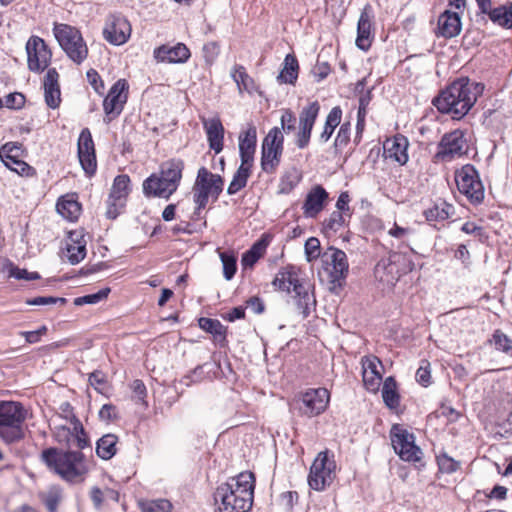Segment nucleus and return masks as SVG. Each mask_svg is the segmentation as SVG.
Listing matches in <instances>:
<instances>
[{
	"instance_id": "f257e3e1",
	"label": "nucleus",
	"mask_w": 512,
	"mask_h": 512,
	"mask_svg": "<svg viewBox=\"0 0 512 512\" xmlns=\"http://www.w3.org/2000/svg\"><path fill=\"white\" fill-rule=\"evenodd\" d=\"M255 476L244 471L227 482L222 483L214 492V501L218 512H247L254 498Z\"/></svg>"
},
{
	"instance_id": "f03ea898",
	"label": "nucleus",
	"mask_w": 512,
	"mask_h": 512,
	"mask_svg": "<svg viewBox=\"0 0 512 512\" xmlns=\"http://www.w3.org/2000/svg\"><path fill=\"white\" fill-rule=\"evenodd\" d=\"M483 85L460 78L452 82L433 99V105L453 119L463 118L483 92Z\"/></svg>"
},
{
	"instance_id": "7ed1b4c3",
	"label": "nucleus",
	"mask_w": 512,
	"mask_h": 512,
	"mask_svg": "<svg viewBox=\"0 0 512 512\" xmlns=\"http://www.w3.org/2000/svg\"><path fill=\"white\" fill-rule=\"evenodd\" d=\"M42 459L62 479L82 481L89 468L81 450H43Z\"/></svg>"
},
{
	"instance_id": "20e7f679",
	"label": "nucleus",
	"mask_w": 512,
	"mask_h": 512,
	"mask_svg": "<svg viewBox=\"0 0 512 512\" xmlns=\"http://www.w3.org/2000/svg\"><path fill=\"white\" fill-rule=\"evenodd\" d=\"M272 284L280 291L294 292L297 308L304 318L308 317L315 310L316 299L312 292V287L309 283L299 280L298 273L294 267L290 266L281 269L276 274Z\"/></svg>"
},
{
	"instance_id": "39448f33",
	"label": "nucleus",
	"mask_w": 512,
	"mask_h": 512,
	"mask_svg": "<svg viewBox=\"0 0 512 512\" xmlns=\"http://www.w3.org/2000/svg\"><path fill=\"white\" fill-rule=\"evenodd\" d=\"M53 34L72 62L80 65L86 60L88 47L79 29L68 24L55 23Z\"/></svg>"
},
{
	"instance_id": "423d86ee",
	"label": "nucleus",
	"mask_w": 512,
	"mask_h": 512,
	"mask_svg": "<svg viewBox=\"0 0 512 512\" xmlns=\"http://www.w3.org/2000/svg\"><path fill=\"white\" fill-rule=\"evenodd\" d=\"M25 414L19 403L0 402V437L6 444L14 443L24 436Z\"/></svg>"
},
{
	"instance_id": "0eeeda50",
	"label": "nucleus",
	"mask_w": 512,
	"mask_h": 512,
	"mask_svg": "<svg viewBox=\"0 0 512 512\" xmlns=\"http://www.w3.org/2000/svg\"><path fill=\"white\" fill-rule=\"evenodd\" d=\"M336 462L330 450H321L314 459L308 475L311 489L323 491L330 486L336 477Z\"/></svg>"
},
{
	"instance_id": "6e6552de",
	"label": "nucleus",
	"mask_w": 512,
	"mask_h": 512,
	"mask_svg": "<svg viewBox=\"0 0 512 512\" xmlns=\"http://www.w3.org/2000/svg\"><path fill=\"white\" fill-rule=\"evenodd\" d=\"M223 183L220 175L211 173L207 168L201 167L198 170L193 186V199L198 210L205 208L210 195L218 197L222 191Z\"/></svg>"
},
{
	"instance_id": "1a4fd4ad",
	"label": "nucleus",
	"mask_w": 512,
	"mask_h": 512,
	"mask_svg": "<svg viewBox=\"0 0 512 512\" xmlns=\"http://www.w3.org/2000/svg\"><path fill=\"white\" fill-rule=\"evenodd\" d=\"M455 182L459 192L472 204H480L484 199V186L475 167L466 164L455 172Z\"/></svg>"
},
{
	"instance_id": "9d476101",
	"label": "nucleus",
	"mask_w": 512,
	"mask_h": 512,
	"mask_svg": "<svg viewBox=\"0 0 512 512\" xmlns=\"http://www.w3.org/2000/svg\"><path fill=\"white\" fill-rule=\"evenodd\" d=\"M468 151L465 132L460 129L445 133L437 147L435 159L443 162H450L460 158Z\"/></svg>"
},
{
	"instance_id": "9b49d317",
	"label": "nucleus",
	"mask_w": 512,
	"mask_h": 512,
	"mask_svg": "<svg viewBox=\"0 0 512 512\" xmlns=\"http://www.w3.org/2000/svg\"><path fill=\"white\" fill-rule=\"evenodd\" d=\"M284 136L278 127L272 128L263 140L261 166L267 173H272L279 165L283 151Z\"/></svg>"
},
{
	"instance_id": "f8f14e48",
	"label": "nucleus",
	"mask_w": 512,
	"mask_h": 512,
	"mask_svg": "<svg viewBox=\"0 0 512 512\" xmlns=\"http://www.w3.org/2000/svg\"><path fill=\"white\" fill-rule=\"evenodd\" d=\"M130 193V178L128 175H118L113 182L107 199L106 216L115 219L124 209Z\"/></svg>"
},
{
	"instance_id": "ddd939ff",
	"label": "nucleus",
	"mask_w": 512,
	"mask_h": 512,
	"mask_svg": "<svg viewBox=\"0 0 512 512\" xmlns=\"http://www.w3.org/2000/svg\"><path fill=\"white\" fill-rule=\"evenodd\" d=\"M330 393L326 388L308 389L299 398V411L307 417L322 414L328 407Z\"/></svg>"
},
{
	"instance_id": "4468645a",
	"label": "nucleus",
	"mask_w": 512,
	"mask_h": 512,
	"mask_svg": "<svg viewBox=\"0 0 512 512\" xmlns=\"http://www.w3.org/2000/svg\"><path fill=\"white\" fill-rule=\"evenodd\" d=\"M22 144L18 142H8L0 148V159L4 165L20 176L31 177L35 175V169L22 161Z\"/></svg>"
},
{
	"instance_id": "2eb2a0df",
	"label": "nucleus",
	"mask_w": 512,
	"mask_h": 512,
	"mask_svg": "<svg viewBox=\"0 0 512 512\" xmlns=\"http://www.w3.org/2000/svg\"><path fill=\"white\" fill-rule=\"evenodd\" d=\"M129 85L125 79H119L110 88L108 95L103 101V108L106 114L105 121L108 123L120 115L128 99Z\"/></svg>"
},
{
	"instance_id": "dca6fc26",
	"label": "nucleus",
	"mask_w": 512,
	"mask_h": 512,
	"mask_svg": "<svg viewBox=\"0 0 512 512\" xmlns=\"http://www.w3.org/2000/svg\"><path fill=\"white\" fill-rule=\"evenodd\" d=\"M28 68L33 72L43 71L48 67L51 61L52 53L45 41L32 36L26 43Z\"/></svg>"
},
{
	"instance_id": "f3484780",
	"label": "nucleus",
	"mask_w": 512,
	"mask_h": 512,
	"mask_svg": "<svg viewBox=\"0 0 512 512\" xmlns=\"http://www.w3.org/2000/svg\"><path fill=\"white\" fill-rule=\"evenodd\" d=\"M324 269L329 273L332 282L344 279L348 273L349 264L344 251L329 247L322 255Z\"/></svg>"
},
{
	"instance_id": "a211bd4d",
	"label": "nucleus",
	"mask_w": 512,
	"mask_h": 512,
	"mask_svg": "<svg viewBox=\"0 0 512 512\" xmlns=\"http://www.w3.org/2000/svg\"><path fill=\"white\" fill-rule=\"evenodd\" d=\"M131 35V25L122 15H110L103 29V36L106 41L113 45H123Z\"/></svg>"
},
{
	"instance_id": "6ab92c4d",
	"label": "nucleus",
	"mask_w": 512,
	"mask_h": 512,
	"mask_svg": "<svg viewBox=\"0 0 512 512\" xmlns=\"http://www.w3.org/2000/svg\"><path fill=\"white\" fill-rule=\"evenodd\" d=\"M320 105L317 101L304 107L299 115V131L297 133L296 145L303 149L308 146L312 129L318 117Z\"/></svg>"
},
{
	"instance_id": "aec40b11",
	"label": "nucleus",
	"mask_w": 512,
	"mask_h": 512,
	"mask_svg": "<svg viewBox=\"0 0 512 512\" xmlns=\"http://www.w3.org/2000/svg\"><path fill=\"white\" fill-rule=\"evenodd\" d=\"M79 162L89 176L93 175L97 168L94 142L88 128H84L78 138Z\"/></svg>"
},
{
	"instance_id": "412c9836",
	"label": "nucleus",
	"mask_w": 512,
	"mask_h": 512,
	"mask_svg": "<svg viewBox=\"0 0 512 512\" xmlns=\"http://www.w3.org/2000/svg\"><path fill=\"white\" fill-rule=\"evenodd\" d=\"M403 259L398 253H391L387 258L381 259L375 266L374 276L384 286L392 287L401 275L395 266V262Z\"/></svg>"
},
{
	"instance_id": "4be33fe9",
	"label": "nucleus",
	"mask_w": 512,
	"mask_h": 512,
	"mask_svg": "<svg viewBox=\"0 0 512 512\" xmlns=\"http://www.w3.org/2000/svg\"><path fill=\"white\" fill-rule=\"evenodd\" d=\"M373 17L372 7L369 4L365 5L358 20L356 38L357 47L363 51L368 50L372 43L373 34L371 28Z\"/></svg>"
},
{
	"instance_id": "5701e85b",
	"label": "nucleus",
	"mask_w": 512,
	"mask_h": 512,
	"mask_svg": "<svg viewBox=\"0 0 512 512\" xmlns=\"http://www.w3.org/2000/svg\"><path fill=\"white\" fill-rule=\"evenodd\" d=\"M379 367H382V363L375 356H366L362 359L363 383L366 389L373 393L379 390L382 380Z\"/></svg>"
},
{
	"instance_id": "b1692460",
	"label": "nucleus",
	"mask_w": 512,
	"mask_h": 512,
	"mask_svg": "<svg viewBox=\"0 0 512 512\" xmlns=\"http://www.w3.org/2000/svg\"><path fill=\"white\" fill-rule=\"evenodd\" d=\"M328 200L327 191L321 186H314L306 195L302 206L303 214L306 218H316L324 209Z\"/></svg>"
},
{
	"instance_id": "393cba45",
	"label": "nucleus",
	"mask_w": 512,
	"mask_h": 512,
	"mask_svg": "<svg viewBox=\"0 0 512 512\" xmlns=\"http://www.w3.org/2000/svg\"><path fill=\"white\" fill-rule=\"evenodd\" d=\"M408 139L403 135H397L384 142V155L385 158L396 161L404 165L408 161Z\"/></svg>"
},
{
	"instance_id": "a878e982",
	"label": "nucleus",
	"mask_w": 512,
	"mask_h": 512,
	"mask_svg": "<svg viewBox=\"0 0 512 512\" xmlns=\"http://www.w3.org/2000/svg\"><path fill=\"white\" fill-rule=\"evenodd\" d=\"M45 102L48 107L55 109L61 102V91L59 85V73L55 68H50L43 81Z\"/></svg>"
},
{
	"instance_id": "bb28decb",
	"label": "nucleus",
	"mask_w": 512,
	"mask_h": 512,
	"mask_svg": "<svg viewBox=\"0 0 512 512\" xmlns=\"http://www.w3.org/2000/svg\"><path fill=\"white\" fill-rule=\"evenodd\" d=\"M154 57L158 62L184 63L189 59L190 51L182 43L172 47L162 45L154 50Z\"/></svg>"
},
{
	"instance_id": "cd10ccee",
	"label": "nucleus",
	"mask_w": 512,
	"mask_h": 512,
	"mask_svg": "<svg viewBox=\"0 0 512 512\" xmlns=\"http://www.w3.org/2000/svg\"><path fill=\"white\" fill-rule=\"evenodd\" d=\"M462 29L461 18L457 12L444 11L438 18L437 34L444 38L457 36Z\"/></svg>"
},
{
	"instance_id": "c85d7f7f",
	"label": "nucleus",
	"mask_w": 512,
	"mask_h": 512,
	"mask_svg": "<svg viewBox=\"0 0 512 512\" xmlns=\"http://www.w3.org/2000/svg\"><path fill=\"white\" fill-rule=\"evenodd\" d=\"M203 127L205 129L210 149L216 154L223 149L224 127L219 118L203 119Z\"/></svg>"
},
{
	"instance_id": "c756f323",
	"label": "nucleus",
	"mask_w": 512,
	"mask_h": 512,
	"mask_svg": "<svg viewBox=\"0 0 512 512\" xmlns=\"http://www.w3.org/2000/svg\"><path fill=\"white\" fill-rule=\"evenodd\" d=\"M184 162L181 159H171L160 167V174L166 179L167 190L176 191L182 179Z\"/></svg>"
},
{
	"instance_id": "7c9ffc66",
	"label": "nucleus",
	"mask_w": 512,
	"mask_h": 512,
	"mask_svg": "<svg viewBox=\"0 0 512 512\" xmlns=\"http://www.w3.org/2000/svg\"><path fill=\"white\" fill-rule=\"evenodd\" d=\"M72 426L73 431L66 427L58 429L56 437L59 442L67 441V443L70 444L72 441L78 446V448L88 447L90 445L89 440L80 421L78 419H74Z\"/></svg>"
},
{
	"instance_id": "2f4dec72",
	"label": "nucleus",
	"mask_w": 512,
	"mask_h": 512,
	"mask_svg": "<svg viewBox=\"0 0 512 512\" xmlns=\"http://www.w3.org/2000/svg\"><path fill=\"white\" fill-rule=\"evenodd\" d=\"M257 131L256 127L249 124L247 129L239 135V153L242 160L253 163L256 151Z\"/></svg>"
},
{
	"instance_id": "473e14b6",
	"label": "nucleus",
	"mask_w": 512,
	"mask_h": 512,
	"mask_svg": "<svg viewBox=\"0 0 512 512\" xmlns=\"http://www.w3.org/2000/svg\"><path fill=\"white\" fill-rule=\"evenodd\" d=\"M168 186L166 179L159 174H152L143 182V192L146 196L159 197L169 199V197L175 192L167 190Z\"/></svg>"
},
{
	"instance_id": "72a5a7b5",
	"label": "nucleus",
	"mask_w": 512,
	"mask_h": 512,
	"mask_svg": "<svg viewBox=\"0 0 512 512\" xmlns=\"http://www.w3.org/2000/svg\"><path fill=\"white\" fill-rule=\"evenodd\" d=\"M392 448H419L415 445V437L401 424H394L390 430Z\"/></svg>"
},
{
	"instance_id": "f704fd0d",
	"label": "nucleus",
	"mask_w": 512,
	"mask_h": 512,
	"mask_svg": "<svg viewBox=\"0 0 512 512\" xmlns=\"http://www.w3.org/2000/svg\"><path fill=\"white\" fill-rule=\"evenodd\" d=\"M67 259L71 264H78L86 256V241L78 239V234L72 232L69 235V241L66 244Z\"/></svg>"
},
{
	"instance_id": "c9c22d12",
	"label": "nucleus",
	"mask_w": 512,
	"mask_h": 512,
	"mask_svg": "<svg viewBox=\"0 0 512 512\" xmlns=\"http://www.w3.org/2000/svg\"><path fill=\"white\" fill-rule=\"evenodd\" d=\"M56 210L63 218L75 221L80 215L81 206L74 195H66L58 200Z\"/></svg>"
},
{
	"instance_id": "e433bc0d",
	"label": "nucleus",
	"mask_w": 512,
	"mask_h": 512,
	"mask_svg": "<svg viewBox=\"0 0 512 512\" xmlns=\"http://www.w3.org/2000/svg\"><path fill=\"white\" fill-rule=\"evenodd\" d=\"M253 163L247 162V160H242L239 168L235 172L232 181L230 182L227 193L229 195H234L242 188H244L247 184V180L251 175Z\"/></svg>"
},
{
	"instance_id": "4c0bfd02",
	"label": "nucleus",
	"mask_w": 512,
	"mask_h": 512,
	"mask_svg": "<svg viewBox=\"0 0 512 512\" xmlns=\"http://www.w3.org/2000/svg\"><path fill=\"white\" fill-rule=\"evenodd\" d=\"M490 20L503 28H512V4L509 6L503 5L496 8H488L486 13Z\"/></svg>"
},
{
	"instance_id": "58836bf2",
	"label": "nucleus",
	"mask_w": 512,
	"mask_h": 512,
	"mask_svg": "<svg viewBox=\"0 0 512 512\" xmlns=\"http://www.w3.org/2000/svg\"><path fill=\"white\" fill-rule=\"evenodd\" d=\"M342 118V110L339 106L333 107L326 117L324 128L320 134L319 140L321 143H326L331 138L335 128L340 125Z\"/></svg>"
},
{
	"instance_id": "ea45409f",
	"label": "nucleus",
	"mask_w": 512,
	"mask_h": 512,
	"mask_svg": "<svg viewBox=\"0 0 512 512\" xmlns=\"http://www.w3.org/2000/svg\"><path fill=\"white\" fill-rule=\"evenodd\" d=\"M382 398L385 405L390 409L398 408L400 396L397 391V383L393 377H387L382 387Z\"/></svg>"
},
{
	"instance_id": "a19ab883",
	"label": "nucleus",
	"mask_w": 512,
	"mask_h": 512,
	"mask_svg": "<svg viewBox=\"0 0 512 512\" xmlns=\"http://www.w3.org/2000/svg\"><path fill=\"white\" fill-rule=\"evenodd\" d=\"M231 77L235 81L239 92L252 93L255 90L254 80L248 75L242 65H235L231 70Z\"/></svg>"
},
{
	"instance_id": "79ce46f5",
	"label": "nucleus",
	"mask_w": 512,
	"mask_h": 512,
	"mask_svg": "<svg viewBox=\"0 0 512 512\" xmlns=\"http://www.w3.org/2000/svg\"><path fill=\"white\" fill-rule=\"evenodd\" d=\"M298 69L299 65L296 57L292 54H287L284 59L283 68L278 75V80L283 83L293 84L298 77Z\"/></svg>"
},
{
	"instance_id": "37998d69",
	"label": "nucleus",
	"mask_w": 512,
	"mask_h": 512,
	"mask_svg": "<svg viewBox=\"0 0 512 512\" xmlns=\"http://www.w3.org/2000/svg\"><path fill=\"white\" fill-rule=\"evenodd\" d=\"M454 213L453 205L440 201L434 204L433 207L426 210L424 215L427 221H444L448 219Z\"/></svg>"
},
{
	"instance_id": "c03bdc74",
	"label": "nucleus",
	"mask_w": 512,
	"mask_h": 512,
	"mask_svg": "<svg viewBox=\"0 0 512 512\" xmlns=\"http://www.w3.org/2000/svg\"><path fill=\"white\" fill-rule=\"evenodd\" d=\"M39 497L49 512H57L62 497V489L58 485H51L47 490L40 492Z\"/></svg>"
},
{
	"instance_id": "a18cd8bd",
	"label": "nucleus",
	"mask_w": 512,
	"mask_h": 512,
	"mask_svg": "<svg viewBox=\"0 0 512 512\" xmlns=\"http://www.w3.org/2000/svg\"><path fill=\"white\" fill-rule=\"evenodd\" d=\"M267 244L264 240L257 241L242 256V265L244 268H252L254 264L264 255Z\"/></svg>"
},
{
	"instance_id": "49530a36",
	"label": "nucleus",
	"mask_w": 512,
	"mask_h": 512,
	"mask_svg": "<svg viewBox=\"0 0 512 512\" xmlns=\"http://www.w3.org/2000/svg\"><path fill=\"white\" fill-rule=\"evenodd\" d=\"M199 326L202 330L213 334L216 340L225 339V330L219 320L203 317L199 319Z\"/></svg>"
},
{
	"instance_id": "de8ad7c7",
	"label": "nucleus",
	"mask_w": 512,
	"mask_h": 512,
	"mask_svg": "<svg viewBox=\"0 0 512 512\" xmlns=\"http://www.w3.org/2000/svg\"><path fill=\"white\" fill-rule=\"evenodd\" d=\"M491 343L497 351L512 356V338L508 337L501 330H496L493 333Z\"/></svg>"
},
{
	"instance_id": "09e8293b",
	"label": "nucleus",
	"mask_w": 512,
	"mask_h": 512,
	"mask_svg": "<svg viewBox=\"0 0 512 512\" xmlns=\"http://www.w3.org/2000/svg\"><path fill=\"white\" fill-rule=\"evenodd\" d=\"M347 218L348 216L343 212L335 210L323 221V229L329 232H337L346 225Z\"/></svg>"
},
{
	"instance_id": "8fccbe9b",
	"label": "nucleus",
	"mask_w": 512,
	"mask_h": 512,
	"mask_svg": "<svg viewBox=\"0 0 512 512\" xmlns=\"http://www.w3.org/2000/svg\"><path fill=\"white\" fill-rule=\"evenodd\" d=\"M142 512H171L172 504L167 499H156L140 502Z\"/></svg>"
},
{
	"instance_id": "3c124183",
	"label": "nucleus",
	"mask_w": 512,
	"mask_h": 512,
	"mask_svg": "<svg viewBox=\"0 0 512 512\" xmlns=\"http://www.w3.org/2000/svg\"><path fill=\"white\" fill-rule=\"evenodd\" d=\"M439 469L443 473H453L460 467V462L449 456L445 451L436 455Z\"/></svg>"
},
{
	"instance_id": "603ef678",
	"label": "nucleus",
	"mask_w": 512,
	"mask_h": 512,
	"mask_svg": "<svg viewBox=\"0 0 512 512\" xmlns=\"http://www.w3.org/2000/svg\"><path fill=\"white\" fill-rule=\"evenodd\" d=\"M109 293H110V288H108V287L103 288L96 293L75 298L74 305L82 306L85 304H90V305L97 304V303L101 302L102 300L106 299L108 297Z\"/></svg>"
},
{
	"instance_id": "864d4df0",
	"label": "nucleus",
	"mask_w": 512,
	"mask_h": 512,
	"mask_svg": "<svg viewBox=\"0 0 512 512\" xmlns=\"http://www.w3.org/2000/svg\"><path fill=\"white\" fill-rule=\"evenodd\" d=\"M402 461L412 463L415 467L423 466L422 450H394Z\"/></svg>"
},
{
	"instance_id": "5fc2aeb1",
	"label": "nucleus",
	"mask_w": 512,
	"mask_h": 512,
	"mask_svg": "<svg viewBox=\"0 0 512 512\" xmlns=\"http://www.w3.org/2000/svg\"><path fill=\"white\" fill-rule=\"evenodd\" d=\"M220 259L223 265V275L226 280H231L236 273V257L233 254L221 253Z\"/></svg>"
},
{
	"instance_id": "6e6d98bb",
	"label": "nucleus",
	"mask_w": 512,
	"mask_h": 512,
	"mask_svg": "<svg viewBox=\"0 0 512 512\" xmlns=\"http://www.w3.org/2000/svg\"><path fill=\"white\" fill-rule=\"evenodd\" d=\"M305 255L308 262L320 257V241L316 237H310L305 242Z\"/></svg>"
},
{
	"instance_id": "4d7b16f0",
	"label": "nucleus",
	"mask_w": 512,
	"mask_h": 512,
	"mask_svg": "<svg viewBox=\"0 0 512 512\" xmlns=\"http://www.w3.org/2000/svg\"><path fill=\"white\" fill-rule=\"evenodd\" d=\"M350 131H351V124L350 122H344L341 124L339 131L336 135L334 146L335 148H344L347 146V144L350 141Z\"/></svg>"
},
{
	"instance_id": "13d9d810",
	"label": "nucleus",
	"mask_w": 512,
	"mask_h": 512,
	"mask_svg": "<svg viewBox=\"0 0 512 512\" xmlns=\"http://www.w3.org/2000/svg\"><path fill=\"white\" fill-rule=\"evenodd\" d=\"M9 277H13L18 280H36L40 278V275L37 272H28L26 269H21L17 266L10 265L8 270Z\"/></svg>"
},
{
	"instance_id": "bf43d9fd",
	"label": "nucleus",
	"mask_w": 512,
	"mask_h": 512,
	"mask_svg": "<svg viewBox=\"0 0 512 512\" xmlns=\"http://www.w3.org/2000/svg\"><path fill=\"white\" fill-rule=\"evenodd\" d=\"M416 380L424 387L431 384L430 363L427 360L421 361V365L416 371Z\"/></svg>"
},
{
	"instance_id": "052dcab7",
	"label": "nucleus",
	"mask_w": 512,
	"mask_h": 512,
	"mask_svg": "<svg viewBox=\"0 0 512 512\" xmlns=\"http://www.w3.org/2000/svg\"><path fill=\"white\" fill-rule=\"evenodd\" d=\"M131 390L133 392V397L143 405L147 406V402L145 400L147 396V389L142 380L136 379L131 383Z\"/></svg>"
},
{
	"instance_id": "680f3d73",
	"label": "nucleus",
	"mask_w": 512,
	"mask_h": 512,
	"mask_svg": "<svg viewBox=\"0 0 512 512\" xmlns=\"http://www.w3.org/2000/svg\"><path fill=\"white\" fill-rule=\"evenodd\" d=\"M60 302L61 304L66 303L65 298H59V297H52V296H39L32 299H28L26 301V304L33 305V306H40V305H52Z\"/></svg>"
},
{
	"instance_id": "e2e57ef3",
	"label": "nucleus",
	"mask_w": 512,
	"mask_h": 512,
	"mask_svg": "<svg viewBox=\"0 0 512 512\" xmlns=\"http://www.w3.org/2000/svg\"><path fill=\"white\" fill-rule=\"evenodd\" d=\"M281 129L290 133L295 130L296 118L290 110H285L281 115Z\"/></svg>"
},
{
	"instance_id": "0e129e2a",
	"label": "nucleus",
	"mask_w": 512,
	"mask_h": 512,
	"mask_svg": "<svg viewBox=\"0 0 512 512\" xmlns=\"http://www.w3.org/2000/svg\"><path fill=\"white\" fill-rule=\"evenodd\" d=\"M25 97L21 93H10L5 97V106L11 109H20L24 106Z\"/></svg>"
},
{
	"instance_id": "69168bd1",
	"label": "nucleus",
	"mask_w": 512,
	"mask_h": 512,
	"mask_svg": "<svg viewBox=\"0 0 512 512\" xmlns=\"http://www.w3.org/2000/svg\"><path fill=\"white\" fill-rule=\"evenodd\" d=\"M398 255H400L403 258L399 260V262H395V266L397 270H399V274L403 275L411 272L414 269L415 264L411 260L410 256L403 253H398Z\"/></svg>"
},
{
	"instance_id": "338daca9",
	"label": "nucleus",
	"mask_w": 512,
	"mask_h": 512,
	"mask_svg": "<svg viewBox=\"0 0 512 512\" xmlns=\"http://www.w3.org/2000/svg\"><path fill=\"white\" fill-rule=\"evenodd\" d=\"M99 417L101 420L111 421L118 418V410L117 407L113 404H104L100 411Z\"/></svg>"
},
{
	"instance_id": "774afa93",
	"label": "nucleus",
	"mask_w": 512,
	"mask_h": 512,
	"mask_svg": "<svg viewBox=\"0 0 512 512\" xmlns=\"http://www.w3.org/2000/svg\"><path fill=\"white\" fill-rule=\"evenodd\" d=\"M349 202H350V196H349L348 192H342L339 195L338 200L336 202V209H337L336 211L343 212V214L347 215L348 218L351 217Z\"/></svg>"
}]
</instances>
